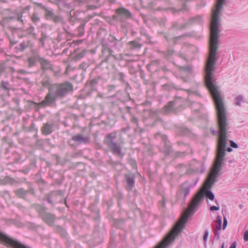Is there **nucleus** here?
<instances>
[{"label": "nucleus", "instance_id": "36", "mask_svg": "<svg viewBox=\"0 0 248 248\" xmlns=\"http://www.w3.org/2000/svg\"><path fill=\"white\" fill-rule=\"evenodd\" d=\"M239 207L240 208H242L243 207V205L242 204H240Z\"/></svg>", "mask_w": 248, "mask_h": 248}, {"label": "nucleus", "instance_id": "3", "mask_svg": "<svg viewBox=\"0 0 248 248\" xmlns=\"http://www.w3.org/2000/svg\"><path fill=\"white\" fill-rule=\"evenodd\" d=\"M117 133L112 132L108 134L104 139V143L108 147L111 152L115 155L122 157L124 154L122 151L123 141L116 142Z\"/></svg>", "mask_w": 248, "mask_h": 248}, {"label": "nucleus", "instance_id": "4", "mask_svg": "<svg viewBox=\"0 0 248 248\" xmlns=\"http://www.w3.org/2000/svg\"><path fill=\"white\" fill-rule=\"evenodd\" d=\"M117 15L114 16V18L117 20L122 21L126 18L130 17V12L124 8H121L116 10Z\"/></svg>", "mask_w": 248, "mask_h": 248}, {"label": "nucleus", "instance_id": "21", "mask_svg": "<svg viewBox=\"0 0 248 248\" xmlns=\"http://www.w3.org/2000/svg\"><path fill=\"white\" fill-rule=\"evenodd\" d=\"M230 142H231V146L232 147H233L234 148H237L238 147V145L236 143L233 142L232 140H230Z\"/></svg>", "mask_w": 248, "mask_h": 248}, {"label": "nucleus", "instance_id": "2", "mask_svg": "<svg viewBox=\"0 0 248 248\" xmlns=\"http://www.w3.org/2000/svg\"><path fill=\"white\" fill-rule=\"evenodd\" d=\"M73 86L69 82L51 85L48 87V93L44 100L40 103L42 107L51 106L55 103L59 97H62L72 90Z\"/></svg>", "mask_w": 248, "mask_h": 248}, {"label": "nucleus", "instance_id": "24", "mask_svg": "<svg viewBox=\"0 0 248 248\" xmlns=\"http://www.w3.org/2000/svg\"><path fill=\"white\" fill-rule=\"evenodd\" d=\"M21 17H22V15L19 14L17 15V17H16L17 20L19 21H20L21 22H23V20L21 19Z\"/></svg>", "mask_w": 248, "mask_h": 248}, {"label": "nucleus", "instance_id": "25", "mask_svg": "<svg viewBox=\"0 0 248 248\" xmlns=\"http://www.w3.org/2000/svg\"><path fill=\"white\" fill-rule=\"evenodd\" d=\"M218 230H214V232L215 235V237L219 238V233L218 232Z\"/></svg>", "mask_w": 248, "mask_h": 248}, {"label": "nucleus", "instance_id": "27", "mask_svg": "<svg viewBox=\"0 0 248 248\" xmlns=\"http://www.w3.org/2000/svg\"><path fill=\"white\" fill-rule=\"evenodd\" d=\"M30 7L29 6H26L25 8H24L23 10V13L25 12V11L28 12L30 9Z\"/></svg>", "mask_w": 248, "mask_h": 248}, {"label": "nucleus", "instance_id": "29", "mask_svg": "<svg viewBox=\"0 0 248 248\" xmlns=\"http://www.w3.org/2000/svg\"><path fill=\"white\" fill-rule=\"evenodd\" d=\"M182 70L186 72H189L190 70L187 68H182Z\"/></svg>", "mask_w": 248, "mask_h": 248}, {"label": "nucleus", "instance_id": "11", "mask_svg": "<svg viewBox=\"0 0 248 248\" xmlns=\"http://www.w3.org/2000/svg\"><path fill=\"white\" fill-rule=\"evenodd\" d=\"M42 131L44 134L48 135L52 131V125L50 124H46L42 128Z\"/></svg>", "mask_w": 248, "mask_h": 248}, {"label": "nucleus", "instance_id": "31", "mask_svg": "<svg viewBox=\"0 0 248 248\" xmlns=\"http://www.w3.org/2000/svg\"><path fill=\"white\" fill-rule=\"evenodd\" d=\"M201 19V17L200 16H198L194 19V20L197 21H200Z\"/></svg>", "mask_w": 248, "mask_h": 248}, {"label": "nucleus", "instance_id": "30", "mask_svg": "<svg viewBox=\"0 0 248 248\" xmlns=\"http://www.w3.org/2000/svg\"><path fill=\"white\" fill-rule=\"evenodd\" d=\"M19 73H20L22 74H26V72L23 70H20L18 71Z\"/></svg>", "mask_w": 248, "mask_h": 248}, {"label": "nucleus", "instance_id": "7", "mask_svg": "<svg viewBox=\"0 0 248 248\" xmlns=\"http://www.w3.org/2000/svg\"><path fill=\"white\" fill-rule=\"evenodd\" d=\"M39 62L44 70L51 69L52 68V65L50 62L42 58H40Z\"/></svg>", "mask_w": 248, "mask_h": 248}, {"label": "nucleus", "instance_id": "22", "mask_svg": "<svg viewBox=\"0 0 248 248\" xmlns=\"http://www.w3.org/2000/svg\"><path fill=\"white\" fill-rule=\"evenodd\" d=\"M210 210L213 211H218L219 210V208L218 207H217L216 206H213L210 207Z\"/></svg>", "mask_w": 248, "mask_h": 248}, {"label": "nucleus", "instance_id": "8", "mask_svg": "<svg viewBox=\"0 0 248 248\" xmlns=\"http://www.w3.org/2000/svg\"><path fill=\"white\" fill-rule=\"evenodd\" d=\"M45 16L47 19L53 20L55 22H57L59 21L60 18L58 16H55L52 11L47 9H45Z\"/></svg>", "mask_w": 248, "mask_h": 248}, {"label": "nucleus", "instance_id": "19", "mask_svg": "<svg viewBox=\"0 0 248 248\" xmlns=\"http://www.w3.org/2000/svg\"><path fill=\"white\" fill-rule=\"evenodd\" d=\"M8 82L2 81L1 82V86L4 89H7L8 88Z\"/></svg>", "mask_w": 248, "mask_h": 248}, {"label": "nucleus", "instance_id": "5", "mask_svg": "<svg viewBox=\"0 0 248 248\" xmlns=\"http://www.w3.org/2000/svg\"><path fill=\"white\" fill-rule=\"evenodd\" d=\"M125 176L127 182L126 188L127 190H130L134 186V177L133 174H126Z\"/></svg>", "mask_w": 248, "mask_h": 248}, {"label": "nucleus", "instance_id": "17", "mask_svg": "<svg viewBox=\"0 0 248 248\" xmlns=\"http://www.w3.org/2000/svg\"><path fill=\"white\" fill-rule=\"evenodd\" d=\"M31 19L32 21L35 24H36L37 23H38L40 20V17H39V16L38 15V14L36 13H34L32 15V16L31 17Z\"/></svg>", "mask_w": 248, "mask_h": 248}, {"label": "nucleus", "instance_id": "10", "mask_svg": "<svg viewBox=\"0 0 248 248\" xmlns=\"http://www.w3.org/2000/svg\"><path fill=\"white\" fill-rule=\"evenodd\" d=\"M40 57L38 54H34L28 59L29 66L31 67L35 65L36 62H39Z\"/></svg>", "mask_w": 248, "mask_h": 248}, {"label": "nucleus", "instance_id": "20", "mask_svg": "<svg viewBox=\"0 0 248 248\" xmlns=\"http://www.w3.org/2000/svg\"><path fill=\"white\" fill-rule=\"evenodd\" d=\"M227 220L225 217H224L223 218V230H225L227 225Z\"/></svg>", "mask_w": 248, "mask_h": 248}, {"label": "nucleus", "instance_id": "12", "mask_svg": "<svg viewBox=\"0 0 248 248\" xmlns=\"http://www.w3.org/2000/svg\"><path fill=\"white\" fill-rule=\"evenodd\" d=\"M72 140L76 141H77L80 143H85V142H87V141H88L87 138L83 137L81 135H77L74 136L72 138Z\"/></svg>", "mask_w": 248, "mask_h": 248}, {"label": "nucleus", "instance_id": "15", "mask_svg": "<svg viewBox=\"0 0 248 248\" xmlns=\"http://www.w3.org/2000/svg\"><path fill=\"white\" fill-rule=\"evenodd\" d=\"M174 102H170L165 108V111L167 112H169L172 110L174 106Z\"/></svg>", "mask_w": 248, "mask_h": 248}, {"label": "nucleus", "instance_id": "6", "mask_svg": "<svg viewBox=\"0 0 248 248\" xmlns=\"http://www.w3.org/2000/svg\"><path fill=\"white\" fill-rule=\"evenodd\" d=\"M193 169L196 172L202 173L203 172L204 168L203 164L202 162L194 161L192 164Z\"/></svg>", "mask_w": 248, "mask_h": 248}, {"label": "nucleus", "instance_id": "13", "mask_svg": "<svg viewBox=\"0 0 248 248\" xmlns=\"http://www.w3.org/2000/svg\"><path fill=\"white\" fill-rule=\"evenodd\" d=\"M244 102V97L241 95L237 96L234 99V104L238 106H241L242 103Z\"/></svg>", "mask_w": 248, "mask_h": 248}, {"label": "nucleus", "instance_id": "23", "mask_svg": "<svg viewBox=\"0 0 248 248\" xmlns=\"http://www.w3.org/2000/svg\"><path fill=\"white\" fill-rule=\"evenodd\" d=\"M130 44L134 47H138L139 45L135 42H130Z\"/></svg>", "mask_w": 248, "mask_h": 248}, {"label": "nucleus", "instance_id": "28", "mask_svg": "<svg viewBox=\"0 0 248 248\" xmlns=\"http://www.w3.org/2000/svg\"><path fill=\"white\" fill-rule=\"evenodd\" d=\"M3 70H4V66L2 64L0 65V76L2 74Z\"/></svg>", "mask_w": 248, "mask_h": 248}, {"label": "nucleus", "instance_id": "9", "mask_svg": "<svg viewBox=\"0 0 248 248\" xmlns=\"http://www.w3.org/2000/svg\"><path fill=\"white\" fill-rule=\"evenodd\" d=\"M42 218L49 225H51L54 220V216L49 213H45L43 216Z\"/></svg>", "mask_w": 248, "mask_h": 248}, {"label": "nucleus", "instance_id": "34", "mask_svg": "<svg viewBox=\"0 0 248 248\" xmlns=\"http://www.w3.org/2000/svg\"><path fill=\"white\" fill-rule=\"evenodd\" d=\"M212 132L213 133V134L214 135H216V134H217V131H215V130H212Z\"/></svg>", "mask_w": 248, "mask_h": 248}, {"label": "nucleus", "instance_id": "32", "mask_svg": "<svg viewBox=\"0 0 248 248\" xmlns=\"http://www.w3.org/2000/svg\"><path fill=\"white\" fill-rule=\"evenodd\" d=\"M227 151L228 152H231L232 151V149L230 147H229L227 149Z\"/></svg>", "mask_w": 248, "mask_h": 248}, {"label": "nucleus", "instance_id": "18", "mask_svg": "<svg viewBox=\"0 0 248 248\" xmlns=\"http://www.w3.org/2000/svg\"><path fill=\"white\" fill-rule=\"evenodd\" d=\"M208 234H209L208 231H207V230L205 231V232H204L203 236V239L204 242H206L207 241V238L208 236Z\"/></svg>", "mask_w": 248, "mask_h": 248}, {"label": "nucleus", "instance_id": "1", "mask_svg": "<svg viewBox=\"0 0 248 248\" xmlns=\"http://www.w3.org/2000/svg\"><path fill=\"white\" fill-rule=\"evenodd\" d=\"M213 100L217 116V132L219 134L216 157L213 166L203 187L194 196L179 221L163 240L155 248H166L174 240L179 232L185 227L189 216L196 211L197 206L202 202L205 196L210 200H214V194L208 189L212 187L216 182V178L220 174L219 172L222 169V162L225 159V149L231 131L224 99Z\"/></svg>", "mask_w": 248, "mask_h": 248}, {"label": "nucleus", "instance_id": "35", "mask_svg": "<svg viewBox=\"0 0 248 248\" xmlns=\"http://www.w3.org/2000/svg\"><path fill=\"white\" fill-rule=\"evenodd\" d=\"M224 243H223L222 245V247L221 248H224Z\"/></svg>", "mask_w": 248, "mask_h": 248}, {"label": "nucleus", "instance_id": "33", "mask_svg": "<svg viewBox=\"0 0 248 248\" xmlns=\"http://www.w3.org/2000/svg\"><path fill=\"white\" fill-rule=\"evenodd\" d=\"M10 71L12 73H13L15 71L13 67L10 68Z\"/></svg>", "mask_w": 248, "mask_h": 248}, {"label": "nucleus", "instance_id": "26", "mask_svg": "<svg viewBox=\"0 0 248 248\" xmlns=\"http://www.w3.org/2000/svg\"><path fill=\"white\" fill-rule=\"evenodd\" d=\"M236 242H234L233 243H232L231 244L230 248H236Z\"/></svg>", "mask_w": 248, "mask_h": 248}, {"label": "nucleus", "instance_id": "16", "mask_svg": "<svg viewBox=\"0 0 248 248\" xmlns=\"http://www.w3.org/2000/svg\"><path fill=\"white\" fill-rule=\"evenodd\" d=\"M186 185V184L185 183L183 184L182 189V192L184 193L185 197H186L189 193V188L187 186H185Z\"/></svg>", "mask_w": 248, "mask_h": 248}, {"label": "nucleus", "instance_id": "14", "mask_svg": "<svg viewBox=\"0 0 248 248\" xmlns=\"http://www.w3.org/2000/svg\"><path fill=\"white\" fill-rule=\"evenodd\" d=\"M215 222L216 223V226L215 228L214 229V230H217L220 231L221 228V224H222L221 217L219 216H218L216 218Z\"/></svg>", "mask_w": 248, "mask_h": 248}]
</instances>
